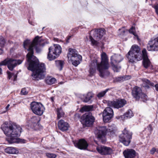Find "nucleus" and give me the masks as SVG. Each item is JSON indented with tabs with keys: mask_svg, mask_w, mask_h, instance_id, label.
<instances>
[{
	"mask_svg": "<svg viewBox=\"0 0 158 158\" xmlns=\"http://www.w3.org/2000/svg\"><path fill=\"white\" fill-rule=\"evenodd\" d=\"M129 32L130 33L133 34L135 36H137V35L135 32V28L132 27L129 30Z\"/></svg>",
	"mask_w": 158,
	"mask_h": 158,
	"instance_id": "nucleus-38",
	"label": "nucleus"
},
{
	"mask_svg": "<svg viewBox=\"0 0 158 158\" xmlns=\"http://www.w3.org/2000/svg\"><path fill=\"white\" fill-rule=\"evenodd\" d=\"M46 156L48 158H55L56 156L55 154L49 153H46Z\"/></svg>",
	"mask_w": 158,
	"mask_h": 158,
	"instance_id": "nucleus-37",
	"label": "nucleus"
},
{
	"mask_svg": "<svg viewBox=\"0 0 158 158\" xmlns=\"http://www.w3.org/2000/svg\"><path fill=\"white\" fill-rule=\"evenodd\" d=\"M123 59V57L120 55H114L111 57V63H118Z\"/></svg>",
	"mask_w": 158,
	"mask_h": 158,
	"instance_id": "nucleus-20",
	"label": "nucleus"
},
{
	"mask_svg": "<svg viewBox=\"0 0 158 158\" xmlns=\"http://www.w3.org/2000/svg\"><path fill=\"white\" fill-rule=\"evenodd\" d=\"M41 37L36 36L33 41L31 42L30 40H27L23 43L24 48L27 49L28 53L27 55V60L29 62L28 70L32 71L31 76L32 79L36 80L43 79L45 76L46 68L43 63H39L37 58L34 56L33 48L37 45H41L40 42L43 41Z\"/></svg>",
	"mask_w": 158,
	"mask_h": 158,
	"instance_id": "nucleus-1",
	"label": "nucleus"
},
{
	"mask_svg": "<svg viewBox=\"0 0 158 158\" xmlns=\"http://www.w3.org/2000/svg\"><path fill=\"white\" fill-rule=\"evenodd\" d=\"M114 129L112 127L106 128V126H98L95 127L94 133L97 138L102 143L106 141L105 136L107 134L112 135L114 133Z\"/></svg>",
	"mask_w": 158,
	"mask_h": 158,
	"instance_id": "nucleus-5",
	"label": "nucleus"
},
{
	"mask_svg": "<svg viewBox=\"0 0 158 158\" xmlns=\"http://www.w3.org/2000/svg\"><path fill=\"white\" fill-rule=\"evenodd\" d=\"M70 37H71L70 36H69L68 38V40H69L70 39Z\"/></svg>",
	"mask_w": 158,
	"mask_h": 158,
	"instance_id": "nucleus-49",
	"label": "nucleus"
},
{
	"mask_svg": "<svg viewBox=\"0 0 158 158\" xmlns=\"http://www.w3.org/2000/svg\"><path fill=\"white\" fill-rule=\"evenodd\" d=\"M57 112L58 119H60L64 116V114L61 107L58 108L57 109Z\"/></svg>",
	"mask_w": 158,
	"mask_h": 158,
	"instance_id": "nucleus-29",
	"label": "nucleus"
},
{
	"mask_svg": "<svg viewBox=\"0 0 158 158\" xmlns=\"http://www.w3.org/2000/svg\"><path fill=\"white\" fill-rule=\"evenodd\" d=\"M93 97L94 94L92 92H88L84 96V98L83 100V101L85 102H89Z\"/></svg>",
	"mask_w": 158,
	"mask_h": 158,
	"instance_id": "nucleus-23",
	"label": "nucleus"
},
{
	"mask_svg": "<svg viewBox=\"0 0 158 158\" xmlns=\"http://www.w3.org/2000/svg\"><path fill=\"white\" fill-rule=\"evenodd\" d=\"M97 151L102 155H110L113 153L112 149L103 145H99L97 147Z\"/></svg>",
	"mask_w": 158,
	"mask_h": 158,
	"instance_id": "nucleus-15",
	"label": "nucleus"
},
{
	"mask_svg": "<svg viewBox=\"0 0 158 158\" xmlns=\"http://www.w3.org/2000/svg\"><path fill=\"white\" fill-rule=\"evenodd\" d=\"M60 84H63V82H60Z\"/></svg>",
	"mask_w": 158,
	"mask_h": 158,
	"instance_id": "nucleus-51",
	"label": "nucleus"
},
{
	"mask_svg": "<svg viewBox=\"0 0 158 158\" xmlns=\"http://www.w3.org/2000/svg\"><path fill=\"white\" fill-rule=\"evenodd\" d=\"M10 106V105L8 104L6 107V109L7 110L9 108V107Z\"/></svg>",
	"mask_w": 158,
	"mask_h": 158,
	"instance_id": "nucleus-45",
	"label": "nucleus"
},
{
	"mask_svg": "<svg viewBox=\"0 0 158 158\" xmlns=\"http://www.w3.org/2000/svg\"><path fill=\"white\" fill-rule=\"evenodd\" d=\"M101 61L100 63H98V60L95 59L91 62L89 65V73L90 76L94 75L97 70L99 72V75L102 77L109 74L107 70L109 67L108 60L105 52H103L101 55Z\"/></svg>",
	"mask_w": 158,
	"mask_h": 158,
	"instance_id": "nucleus-4",
	"label": "nucleus"
},
{
	"mask_svg": "<svg viewBox=\"0 0 158 158\" xmlns=\"http://www.w3.org/2000/svg\"><path fill=\"white\" fill-rule=\"evenodd\" d=\"M58 127L62 131H65L68 130L69 127L68 123L63 120H60L58 122Z\"/></svg>",
	"mask_w": 158,
	"mask_h": 158,
	"instance_id": "nucleus-19",
	"label": "nucleus"
},
{
	"mask_svg": "<svg viewBox=\"0 0 158 158\" xmlns=\"http://www.w3.org/2000/svg\"><path fill=\"white\" fill-rule=\"evenodd\" d=\"M156 152L158 153V149H157L156 151Z\"/></svg>",
	"mask_w": 158,
	"mask_h": 158,
	"instance_id": "nucleus-50",
	"label": "nucleus"
},
{
	"mask_svg": "<svg viewBox=\"0 0 158 158\" xmlns=\"http://www.w3.org/2000/svg\"><path fill=\"white\" fill-rule=\"evenodd\" d=\"M109 90V89H107L99 93L97 95V97L99 98H100L103 97Z\"/></svg>",
	"mask_w": 158,
	"mask_h": 158,
	"instance_id": "nucleus-33",
	"label": "nucleus"
},
{
	"mask_svg": "<svg viewBox=\"0 0 158 158\" xmlns=\"http://www.w3.org/2000/svg\"><path fill=\"white\" fill-rule=\"evenodd\" d=\"M131 134L130 132L125 128L122 133L119 136V141L125 146H128L131 142Z\"/></svg>",
	"mask_w": 158,
	"mask_h": 158,
	"instance_id": "nucleus-9",
	"label": "nucleus"
},
{
	"mask_svg": "<svg viewBox=\"0 0 158 158\" xmlns=\"http://www.w3.org/2000/svg\"><path fill=\"white\" fill-rule=\"evenodd\" d=\"M107 103L108 106L119 109L123 106L126 104V101L124 99H118L113 101H108Z\"/></svg>",
	"mask_w": 158,
	"mask_h": 158,
	"instance_id": "nucleus-11",
	"label": "nucleus"
},
{
	"mask_svg": "<svg viewBox=\"0 0 158 158\" xmlns=\"http://www.w3.org/2000/svg\"><path fill=\"white\" fill-rule=\"evenodd\" d=\"M133 115L132 111L131 110H128L124 115L121 116L120 117L121 119L123 120L124 119L130 118Z\"/></svg>",
	"mask_w": 158,
	"mask_h": 158,
	"instance_id": "nucleus-22",
	"label": "nucleus"
},
{
	"mask_svg": "<svg viewBox=\"0 0 158 158\" xmlns=\"http://www.w3.org/2000/svg\"><path fill=\"white\" fill-rule=\"evenodd\" d=\"M102 116L103 121L105 123H107L112 118L113 115L110 114L108 115L106 112H103Z\"/></svg>",
	"mask_w": 158,
	"mask_h": 158,
	"instance_id": "nucleus-25",
	"label": "nucleus"
},
{
	"mask_svg": "<svg viewBox=\"0 0 158 158\" xmlns=\"http://www.w3.org/2000/svg\"><path fill=\"white\" fill-rule=\"evenodd\" d=\"M156 151V149L155 148H152L150 151L151 154H153Z\"/></svg>",
	"mask_w": 158,
	"mask_h": 158,
	"instance_id": "nucleus-40",
	"label": "nucleus"
},
{
	"mask_svg": "<svg viewBox=\"0 0 158 158\" xmlns=\"http://www.w3.org/2000/svg\"><path fill=\"white\" fill-rule=\"evenodd\" d=\"M118 63H111L112 67L113 69L115 72H118L121 68V67L120 66L117 65Z\"/></svg>",
	"mask_w": 158,
	"mask_h": 158,
	"instance_id": "nucleus-30",
	"label": "nucleus"
},
{
	"mask_svg": "<svg viewBox=\"0 0 158 158\" xmlns=\"http://www.w3.org/2000/svg\"><path fill=\"white\" fill-rule=\"evenodd\" d=\"M93 106L92 105L85 106L81 108L80 110L81 112L84 111H89L92 110Z\"/></svg>",
	"mask_w": 158,
	"mask_h": 158,
	"instance_id": "nucleus-27",
	"label": "nucleus"
},
{
	"mask_svg": "<svg viewBox=\"0 0 158 158\" xmlns=\"http://www.w3.org/2000/svg\"><path fill=\"white\" fill-rule=\"evenodd\" d=\"M1 128L7 136L6 140L9 143L20 141V139L18 138L20 135L22 130L20 126L15 123L8 124L6 122L1 125Z\"/></svg>",
	"mask_w": 158,
	"mask_h": 158,
	"instance_id": "nucleus-2",
	"label": "nucleus"
},
{
	"mask_svg": "<svg viewBox=\"0 0 158 158\" xmlns=\"http://www.w3.org/2000/svg\"><path fill=\"white\" fill-rule=\"evenodd\" d=\"M2 73V69L1 68H0V74Z\"/></svg>",
	"mask_w": 158,
	"mask_h": 158,
	"instance_id": "nucleus-46",
	"label": "nucleus"
},
{
	"mask_svg": "<svg viewBox=\"0 0 158 158\" xmlns=\"http://www.w3.org/2000/svg\"><path fill=\"white\" fill-rule=\"evenodd\" d=\"M143 81V86L146 89H148L150 86H153L154 84L153 83L151 82L149 80L145 78L142 79Z\"/></svg>",
	"mask_w": 158,
	"mask_h": 158,
	"instance_id": "nucleus-21",
	"label": "nucleus"
},
{
	"mask_svg": "<svg viewBox=\"0 0 158 158\" xmlns=\"http://www.w3.org/2000/svg\"><path fill=\"white\" fill-rule=\"evenodd\" d=\"M73 143L76 147L81 150H86L88 146L87 142L84 139L75 141L73 142Z\"/></svg>",
	"mask_w": 158,
	"mask_h": 158,
	"instance_id": "nucleus-16",
	"label": "nucleus"
},
{
	"mask_svg": "<svg viewBox=\"0 0 158 158\" xmlns=\"http://www.w3.org/2000/svg\"><path fill=\"white\" fill-rule=\"evenodd\" d=\"M149 128L150 129V131H152V125H149Z\"/></svg>",
	"mask_w": 158,
	"mask_h": 158,
	"instance_id": "nucleus-44",
	"label": "nucleus"
},
{
	"mask_svg": "<svg viewBox=\"0 0 158 158\" xmlns=\"http://www.w3.org/2000/svg\"><path fill=\"white\" fill-rule=\"evenodd\" d=\"M39 121V119H38L36 117L33 116L30 119L29 121L30 123L33 124L34 125H36V123Z\"/></svg>",
	"mask_w": 158,
	"mask_h": 158,
	"instance_id": "nucleus-32",
	"label": "nucleus"
},
{
	"mask_svg": "<svg viewBox=\"0 0 158 158\" xmlns=\"http://www.w3.org/2000/svg\"><path fill=\"white\" fill-rule=\"evenodd\" d=\"M56 66L59 68L60 70H61L64 64V62L61 60H56L55 61Z\"/></svg>",
	"mask_w": 158,
	"mask_h": 158,
	"instance_id": "nucleus-28",
	"label": "nucleus"
},
{
	"mask_svg": "<svg viewBox=\"0 0 158 158\" xmlns=\"http://www.w3.org/2000/svg\"><path fill=\"white\" fill-rule=\"evenodd\" d=\"M22 62V61L20 60L8 58L1 62L0 63V66L5 65L7 64L8 69L12 71L14 68L17 65L20 64Z\"/></svg>",
	"mask_w": 158,
	"mask_h": 158,
	"instance_id": "nucleus-8",
	"label": "nucleus"
},
{
	"mask_svg": "<svg viewBox=\"0 0 158 158\" xmlns=\"http://www.w3.org/2000/svg\"><path fill=\"white\" fill-rule=\"evenodd\" d=\"M83 119L82 122L83 125L87 127L90 126L92 125L94 122V118L91 113L84 114L83 117Z\"/></svg>",
	"mask_w": 158,
	"mask_h": 158,
	"instance_id": "nucleus-13",
	"label": "nucleus"
},
{
	"mask_svg": "<svg viewBox=\"0 0 158 158\" xmlns=\"http://www.w3.org/2000/svg\"><path fill=\"white\" fill-rule=\"evenodd\" d=\"M36 51L37 52H38L40 51V50H39V51L38 50L37 48H36Z\"/></svg>",
	"mask_w": 158,
	"mask_h": 158,
	"instance_id": "nucleus-48",
	"label": "nucleus"
},
{
	"mask_svg": "<svg viewBox=\"0 0 158 158\" xmlns=\"http://www.w3.org/2000/svg\"><path fill=\"white\" fill-rule=\"evenodd\" d=\"M91 32L93 33V37L94 39L98 40H100L105 33L104 30L102 29L92 30Z\"/></svg>",
	"mask_w": 158,
	"mask_h": 158,
	"instance_id": "nucleus-17",
	"label": "nucleus"
},
{
	"mask_svg": "<svg viewBox=\"0 0 158 158\" xmlns=\"http://www.w3.org/2000/svg\"><path fill=\"white\" fill-rule=\"evenodd\" d=\"M67 56L69 62L75 66H77L79 64V60H81L82 56L78 54L77 51L75 49L69 48Z\"/></svg>",
	"mask_w": 158,
	"mask_h": 158,
	"instance_id": "nucleus-6",
	"label": "nucleus"
},
{
	"mask_svg": "<svg viewBox=\"0 0 158 158\" xmlns=\"http://www.w3.org/2000/svg\"><path fill=\"white\" fill-rule=\"evenodd\" d=\"M3 52V51L2 49H0V55L2 54Z\"/></svg>",
	"mask_w": 158,
	"mask_h": 158,
	"instance_id": "nucleus-43",
	"label": "nucleus"
},
{
	"mask_svg": "<svg viewBox=\"0 0 158 158\" xmlns=\"http://www.w3.org/2000/svg\"><path fill=\"white\" fill-rule=\"evenodd\" d=\"M49 52L47 59L49 61L52 60L56 58L61 52V47L58 44H54L48 48Z\"/></svg>",
	"mask_w": 158,
	"mask_h": 158,
	"instance_id": "nucleus-7",
	"label": "nucleus"
},
{
	"mask_svg": "<svg viewBox=\"0 0 158 158\" xmlns=\"http://www.w3.org/2000/svg\"><path fill=\"white\" fill-rule=\"evenodd\" d=\"M28 93V91L26 90L25 88L22 89L21 92V93L22 95H26Z\"/></svg>",
	"mask_w": 158,
	"mask_h": 158,
	"instance_id": "nucleus-39",
	"label": "nucleus"
},
{
	"mask_svg": "<svg viewBox=\"0 0 158 158\" xmlns=\"http://www.w3.org/2000/svg\"><path fill=\"white\" fill-rule=\"evenodd\" d=\"M147 48L149 51H158V36L154 39H151L149 41Z\"/></svg>",
	"mask_w": 158,
	"mask_h": 158,
	"instance_id": "nucleus-12",
	"label": "nucleus"
},
{
	"mask_svg": "<svg viewBox=\"0 0 158 158\" xmlns=\"http://www.w3.org/2000/svg\"><path fill=\"white\" fill-rule=\"evenodd\" d=\"M156 6H158V4L156 5L155 6L153 7L155 9V7Z\"/></svg>",
	"mask_w": 158,
	"mask_h": 158,
	"instance_id": "nucleus-47",
	"label": "nucleus"
},
{
	"mask_svg": "<svg viewBox=\"0 0 158 158\" xmlns=\"http://www.w3.org/2000/svg\"><path fill=\"white\" fill-rule=\"evenodd\" d=\"M6 152L9 154H16L19 151L17 150L13 147H8L5 149Z\"/></svg>",
	"mask_w": 158,
	"mask_h": 158,
	"instance_id": "nucleus-24",
	"label": "nucleus"
},
{
	"mask_svg": "<svg viewBox=\"0 0 158 158\" xmlns=\"http://www.w3.org/2000/svg\"><path fill=\"white\" fill-rule=\"evenodd\" d=\"M121 30V34H123L125 32V31L124 30V29L123 28H121V29H119V31H120Z\"/></svg>",
	"mask_w": 158,
	"mask_h": 158,
	"instance_id": "nucleus-41",
	"label": "nucleus"
},
{
	"mask_svg": "<svg viewBox=\"0 0 158 158\" xmlns=\"http://www.w3.org/2000/svg\"><path fill=\"white\" fill-rule=\"evenodd\" d=\"M125 158H134L136 156V152L132 149H127L123 152Z\"/></svg>",
	"mask_w": 158,
	"mask_h": 158,
	"instance_id": "nucleus-18",
	"label": "nucleus"
},
{
	"mask_svg": "<svg viewBox=\"0 0 158 158\" xmlns=\"http://www.w3.org/2000/svg\"><path fill=\"white\" fill-rule=\"evenodd\" d=\"M103 112H106L108 115H113V111L112 109L110 107H107L104 110Z\"/></svg>",
	"mask_w": 158,
	"mask_h": 158,
	"instance_id": "nucleus-31",
	"label": "nucleus"
},
{
	"mask_svg": "<svg viewBox=\"0 0 158 158\" xmlns=\"http://www.w3.org/2000/svg\"><path fill=\"white\" fill-rule=\"evenodd\" d=\"M142 52V54L141 53L140 47L137 45H134L132 46L128 52L127 57L129 61L132 63H134L143 59L144 67L147 68L150 66L151 63L148 58L146 49L145 48L143 49Z\"/></svg>",
	"mask_w": 158,
	"mask_h": 158,
	"instance_id": "nucleus-3",
	"label": "nucleus"
},
{
	"mask_svg": "<svg viewBox=\"0 0 158 158\" xmlns=\"http://www.w3.org/2000/svg\"><path fill=\"white\" fill-rule=\"evenodd\" d=\"M155 89L157 91H158V84H156L155 86Z\"/></svg>",
	"mask_w": 158,
	"mask_h": 158,
	"instance_id": "nucleus-42",
	"label": "nucleus"
},
{
	"mask_svg": "<svg viewBox=\"0 0 158 158\" xmlns=\"http://www.w3.org/2000/svg\"><path fill=\"white\" fill-rule=\"evenodd\" d=\"M7 73L8 75V78L10 79L11 77L14 78V80L15 81L16 80L17 75L16 74H13L11 73L10 72L7 71Z\"/></svg>",
	"mask_w": 158,
	"mask_h": 158,
	"instance_id": "nucleus-34",
	"label": "nucleus"
},
{
	"mask_svg": "<svg viewBox=\"0 0 158 158\" xmlns=\"http://www.w3.org/2000/svg\"><path fill=\"white\" fill-rule=\"evenodd\" d=\"M89 38L91 42V43L93 45L95 46L98 45V42L97 41L95 40L91 36H90Z\"/></svg>",
	"mask_w": 158,
	"mask_h": 158,
	"instance_id": "nucleus-36",
	"label": "nucleus"
},
{
	"mask_svg": "<svg viewBox=\"0 0 158 158\" xmlns=\"http://www.w3.org/2000/svg\"><path fill=\"white\" fill-rule=\"evenodd\" d=\"M132 94L133 97L136 100L140 98H144L145 100L147 99L146 95L142 93L141 89L139 87H134L132 90Z\"/></svg>",
	"mask_w": 158,
	"mask_h": 158,
	"instance_id": "nucleus-14",
	"label": "nucleus"
},
{
	"mask_svg": "<svg viewBox=\"0 0 158 158\" xmlns=\"http://www.w3.org/2000/svg\"><path fill=\"white\" fill-rule=\"evenodd\" d=\"M6 44V41L4 38L2 36H0V46L3 47Z\"/></svg>",
	"mask_w": 158,
	"mask_h": 158,
	"instance_id": "nucleus-35",
	"label": "nucleus"
},
{
	"mask_svg": "<svg viewBox=\"0 0 158 158\" xmlns=\"http://www.w3.org/2000/svg\"><path fill=\"white\" fill-rule=\"evenodd\" d=\"M46 83L48 84L51 85L55 83L56 82V79L51 77H47L45 79Z\"/></svg>",
	"mask_w": 158,
	"mask_h": 158,
	"instance_id": "nucleus-26",
	"label": "nucleus"
},
{
	"mask_svg": "<svg viewBox=\"0 0 158 158\" xmlns=\"http://www.w3.org/2000/svg\"><path fill=\"white\" fill-rule=\"evenodd\" d=\"M31 108L33 113L39 116L43 114L45 110L44 107L41 103L35 102L31 103Z\"/></svg>",
	"mask_w": 158,
	"mask_h": 158,
	"instance_id": "nucleus-10",
	"label": "nucleus"
}]
</instances>
